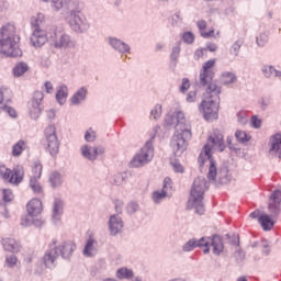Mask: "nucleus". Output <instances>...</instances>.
Segmentation results:
<instances>
[{"instance_id":"obj_1","label":"nucleus","mask_w":281,"mask_h":281,"mask_svg":"<svg viewBox=\"0 0 281 281\" xmlns=\"http://www.w3.org/2000/svg\"><path fill=\"white\" fill-rule=\"evenodd\" d=\"M214 67H216V59H209L203 64L200 70V85L207 87L204 94L205 99L200 104V111L203 113V117L206 122L218 120V109L221 104V87L212 82L214 76H216Z\"/></svg>"},{"instance_id":"obj_2","label":"nucleus","mask_w":281,"mask_h":281,"mask_svg":"<svg viewBox=\"0 0 281 281\" xmlns=\"http://www.w3.org/2000/svg\"><path fill=\"white\" fill-rule=\"evenodd\" d=\"M212 148L220 150V153L225 150V140L223 134L218 130H214L213 134L209 137L207 143L204 146V154H200L198 161L200 166H204L205 160L210 162L209 172L206 175L209 181H216V177H218L220 183H227V181H229V178H227V168H222L218 172L216 169V161L212 158Z\"/></svg>"},{"instance_id":"obj_3","label":"nucleus","mask_w":281,"mask_h":281,"mask_svg":"<svg viewBox=\"0 0 281 281\" xmlns=\"http://www.w3.org/2000/svg\"><path fill=\"white\" fill-rule=\"evenodd\" d=\"M188 139H192V127L186 124V114L177 112L176 133L170 144L176 157L188 150Z\"/></svg>"},{"instance_id":"obj_4","label":"nucleus","mask_w":281,"mask_h":281,"mask_svg":"<svg viewBox=\"0 0 281 281\" xmlns=\"http://www.w3.org/2000/svg\"><path fill=\"white\" fill-rule=\"evenodd\" d=\"M19 35H16V26L14 24H5L0 30V52L4 56L16 58L23 56V52L19 48Z\"/></svg>"},{"instance_id":"obj_5","label":"nucleus","mask_w":281,"mask_h":281,"mask_svg":"<svg viewBox=\"0 0 281 281\" xmlns=\"http://www.w3.org/2000/svg\"><path fill=\"white\" fill-rule=\"evenodd\" d=\"M210 188V182L205 180L204 177H198L193 181V186L191 188L189 205L195 209L196 214H205V205L203 204V194H205V190Z\"/></svg>"},{"instance_id":"obj_6","label":"nucleus","mask_w":281,"mask_h":281,"mask_svg":"<svg viewBox=\"0 0 281 281\" xmlns=\"http://www.w3.org/2000/svg\"><path fill=\"white\" fill-rule=\"evenodd\" d=\"M44 23L45 14L43 13H37L35 16L31 18L33 33L30 41L33 47H43V45H45L47 42V32L42 29Z\"/></svg>"},{"instance_id":"obj_7","label":"nucleus","mask_w":281,"mask_h":281,"mask_svg":"<svg viewBox=\"0 0 281 281\" xmlns=\"http://www.w3.org/2000/svg\"><path fill=\"white\" fill-rule=\"evenodd\" d=\"M43 146L52 157H56L60 153V140H58V134H56V126L48 125L44 130Z\"/></svg>"},{"instance_id":"obj_8","label":"nucleus","mask_w":281,"mask_h":281,"mask_svg":"<svg viewBox=\"0 0 281 281\" xmlns=\"http://www.w3.org/2000/svg\"><path fill=\"white\" fill-rule=\"evenodd\" d=\"M155 157V148L153 147V140H147L140 148V151L136 154L130 162L131 168H142L149 161H153Z\"/></svg>"},{"instance_id":"obj_9","label":"nucleus","mask_w":281,"mask_h":281,"mask_svg":"<svg viewBox=\"0 0 281 281\" xmlns=\"http://www.w3.org/2000/svg\"><path fill=\"white\" fill-rule=\"evenodd\" d=\"M0 177L13 186H19V183L23 182L25 170L23 166H16L13 170H10L5 166H0Z\"/></svg>"},{"instance_id":"obj_10","label":"nucleus","mask_w":281,"mask_h":281,"mask_svg":"<svg viewBox=\"0 0 281 281\" xmlns=\"http://www.w3.org/2000/svg\"><path fill=\"white\" fill-rule=\"evenodd\" d=\"M68 23L71 30L78 34H82V32H87V30H89L87 16H85V14L80 11H70Z\"/></svg>"},{"instance_id":"obj_11","label":"nucleus","mask_w":281,"mask_h":281,"mask_svg":"<svg viewBox=\"0 0 281 281\" xmlns=\"http://www.w3.org/2000/svg\"><path fill=\"white\" fill-rule=\"evenodd\" d=\"M43 98H45L43 91H35L33 93L29 102V115L32 120H38V117H41V113H43V108L41 106V104H43Z\"/></svg>"},{"instance_id":"obj_12","label":"nucleus","mask_w":281,"mask_h":281,"mask_svg":"<svg viewBox=\"0 0 281 281\" xmlns=\"http://www.w3.org/2000/svg\"><path fill=\"white\" fill-rule=\"evenodd\" d=\"M268 212L273 218L281 214V190H274L268 198Z\"/></svg>"},{"instance_id":"obj_13","label":"nucleus","mask_w":281,"mask_h":281,"mask_svg":"<svg viewBox=\"0 0 281 281\" xmlns=\"http://www.w3.org/2000/svg\"><path fill=\"white\" fill-rule=\"evenodd\" d=\"M196 247L203 249L204 254H210V237H202L199 240L196 238L190 239L183 245V251H192Z\"/></svg>"},{"instance_id":"obj_14","label":"nucleus","mask_w":281,"mask_h":281,"mask_svg":"<svg viewBox=\"0 0 281 281\" xmlns=\"http://www.w3.org/2000/svg\"><path fill=\"white\" fill-rule=\"evenodd\" d=\"M57 243L56 239H53L49 249L45 252L43 258L45 267H54V262L58 260L60 255L58 254V247H56Z\"/></svg>"},{"instance_id":"obj_15","label":"nucleus","mask_w":281,"mask_h":281,"mask_svg":"<svg viewBox=\"0 0 281 281\" xmlns=\"http://www.w3.org/2000/svg\"><path fill=\"white\" fill-rule=\"evenodd\" d=\"M82 157L89 159V161H95L100 155H104V147H91L89 145H83L81 147Z\"/></svg>"},{"instance_id":"obj_16","label":"nucleus","mask_w":281,"mask_h":281,"mask_svg":"<svg viewBox=\"0 0 281 281\" xmlns=\"http://www.w3.org/2000/svg\"><path fill=\"white\" fill-rule=\"evenodd\" d=\"M269 154L271 157H278V159H281V133H277L271 136Z\"/></svg>"},{"instance_id":"obj_17","label":"nucleus","mask_w":281,"mask_h":281,"mask_svg":"<svg viewBox=\"0 0 281 281\" xmlns=\"http://www.w3.org/2000/svg\"><path fill=\"white\" fill-rule=\"evenodd\" d=\"M57 251H59L61 258L65 260H69L74 252L76 251V243L69 240V241H64L59 246H57Z\"/></svg>"},{"instance_id":"obj_18","label":"nucleus","mask_w":281,"mask_h":281,"mask_svg":"<svg viewBox=\"0 0 281 281\" xmlns=\"http://www.w3.org/2000/svg\"><path fill=\"white\" fill-rule=\"evenodd\" d=\"M26 211L29 216H38L43 213V202L40 199H32L26 204Z\"/></svg>"},{"instance_id":"obj_19","label":"nucleus","mask_w":281,"mask_h":281,"mask_svg":"<svg viewBox=\"0 0 281 281\" xmlns=\"http://www.w3.org/2000/svg\"><path fill=\"white\" fill-rule=\"evenodd\" d=\"M124 227V223L122 222V217L117 215H112L109 221V229L111 236H117L122 228Z\"/></svg>"},{"instance_id":"obj_20","label":"nucleus","mask_w":281,"mask_h":281,"mask_svg":"<svg viewBox=\"0 0 281 281\" xmlns=\"http://www.w3.org/2000/svg\"><path fill=\"white\" fill-rule=\"evenodd\" d=\"M278 217H273V215L262 213L259 217V224L261 225L263 232H271L273 229V225H276V221Z\"/></svg>"},{"instance_id":"obj_21","label":"nucleus","mask_w":281,"mask_h":281,"mask_svg":"<svg viewBox=\"0 0 281 281\" xmlns=\"http://www.w3.org/2000/svg\"><path fill=\"white\" fill-rule=\"evenodd\" d=\"M2 246L5 251L11 254H19L21 251V243L14 238H2Z\"/></svg>"},{"instance_id":"obj_22","label":"nucleus","mask_w":281,"mask_h":281,"mask_svg":"<svg viewBox=\"0 0 281 281\" xmlns=\"http://www.w3.org/2000/svg\"><path fill=\"white\" fill-rule=\"evenodd\" d=\"M8 104H12V90L8 87L0 88V109H7Z\"/></svg>"},{"instance_id":"obj_23","label":"nucleus","mask_w":281,"mask_h":281,"mask_svg":"<svg viewBox=\"0 0 281 281\" xmlns=\"http://www.w3.org/2000/svg\"><path fill=\"white\" fill-rule=\"evenodd\" d=\"M76 42L67 34H61L59 40L55 42V47L67 49V47H74Z\"/></svg>"},{"instance_id":"obj_24","label":"nucleus","mask_w":281,"mask_h":281,"mask_svg":"<svg viewBox=\"0 0 281 281\" xmlns=\"http://www.w3.org/2000/svg\"><path fill=\"white\" fill-rule=\"evenodd\" d=\"M94 245L95 239H93V237H89L83 249V256H86L87 258H93V256L98 254V249H95Z\"/></svg>"},{"instance_id":"obj_25","label":"nucleus","mask_w":281,"mask_h":281,"mask_svg":"<svg viewBox=\"0 0 281 281\" xmlns=\"http://www.w3.org/2000/svg\"><path fill=\"white\" fill-rule=\"evenodd\" d=\"M210 245L212 246L213 254H215V256H221V254H223V239L218 235H215L210 239Z\"/></svg>"},{"instance_id":"obj_26","label":"nucleus","mask_w":281,"mask_h":281,"mask_svg":"<svg viewBox=\"0 0 281 281\" xmlns=\"http://www.w3.org/2000/svg\"><path fill=\"white\" fill-rule=\"evenodd\" d=\"M110 45L114 49H116V52H121V54H125V52H131V46L117 38H110Z\"/></svg>"},{"instance_id":"obj_27","label":"nucleus","mask_w":281,"mask_h":281,"mask_svg":"<svg viewBox=\"0 0 281 281\" xmlns=\"http://www.w3.org/2000/svg\"><path fill=\"white\" fill-rule=\"evenodd\" d=\"M27 71H30V66H27V63L25 61L18 63L12 69L14 78H21V76L27 74Z\"/></svg>"},{"instance_id":"obj_28","label":"nucleus","mask_w":281,"mask_h":281,"mask_svg":"<svg viewBox=\"0 0 281 281\" xmlns=\"http://www.w3.org/2000/svg\"><path fill=\"white\" fill-rule=\"evenodd\" d=\"M63 205L64 203L61 202L60 199H55L54 204H53V222L57 223L60 221V215L63 214Z\"/></svg>"},{"instance_id":"obj_29","label":"nucleus","mask_w":281,"mask_h":281,"mask_svg":"<svg viewBox=\"0 0 281 281\" xmlns=\"http://www.w3.org/2000/svg\"><path fill=\"white\" fill-rule=\"evenodd\" d=\"M87 99V88H80L70 99L71 104H80Z\"/></svg>"},{"instance_id":"obj_30","label":"nucleus","mask_w":281,"mask_h":281,"mask_svg":"<svg viewBox=\"0 0 281 281\" xmlns=\"http://www.w3.org/2000/svg\"><path fill=\"white\" fill-rule=\"evenodd\" d=\"M41 178H30L29 188L34 194H43V186L38 181Z\"/></svg>"},{"instance_id":"obj_31","label":"nucleus","mask_w":281,"mask_h":281,"mask_svg":"<svg viewBox=\"0 0 281 281\" xmlns=\"http://www.w3.org/2000/svg\"><path fill=\"white\" fill-rule=\"evenodd\" d=\"M67 95H69L67 87L60 86L56 93L58 104H65L67 102Z\"/></svg>"},{"instance_id":"obj_32","label":"nucleus","mask_w":281,"mask_h":281,"mask_svg":"<svg viewBox=\"0 0 281 281\" xmlns=\"http://www.w3.org/2000/svg\"><path fill=\"white\" fill-rule=\"evenodd\" d=\"M262 71L266 78H281V71L276 70L273 66H265Z\"/></svg>"},{"instance_id":"obj_33","label":"nucleus","mask_w":281,"mask_h":281,"mask_svg":"<svg viewBox=\"0 0 281 281\" xmlns=\"http://www.w3.org/2000/svg\"><path fill=\"white\" fill-rule=\"evenodd\" d=\"M23 150H25V140L20 139L18 143H15L12 146V156L21 157V155L23 154Z\"/></svg>"},{"instance_id":"obj_34","label":"nucleus","mask_w":281,"mask_h":281,"mask_svg":"<svg viewBox=\"0 0 281 281\" xmlns=\"http://www.w3.org/2000/svg\"><path fill=\"white\" fill-rule=\"evenodd\" d=\"M236 80H237L236 74L232 71H225L221 76V81L223 82V85H234Z\"/></svg>"},{"instance_id":"obj_35","label":"nucleus","mask_w":281,"mask_h":281,"mask_svg":"<svg viewBox=\"0 0 281 281\" xmlns=\"http://www.w3.org/2000/svg\"><path fill=\"white\" fill-rule=\"evenodd\" d=\"M43 175V165L40 161H35L32 166V175L30 179H41Z\"/></svg>"},{"instance_id":"obj_36","label":"nucleus","mask_w":281,"mask_h":281,"mask_svg":"<svg viewBox=\"0 0 281 281\" xmlns=\"http://www.w3.org/2000/svg\"><path fill=\"white\" fill-rule=\"evenodd\" d=\"M198 29L201 32V36H203V38H210V36H214V31H210V32H203L204 30L207 29V22H205V20H200L198 23Z\"/></svg>"},{"instance_id":"obj_37","label":"nucleus","mask_w":281,"mask_h":281,"mask_svg":"<svg viewBox=\"0 0 281 281\" xmlns=\"http://www.w3.org/2000/svg\"><path fill=\"white\" fill-rule=\"evenodd\" d=\"M116 278H119V280H131V278H133V270L121 268L116 271Z\"/></svg>"},{"instance_id":"obj_38","label":"nucleus","mask_w":281,"mask_h":281,"mask_svg":"<svg viewBox=\"0 0 281 281\" xmlns=\"http://www.w3.org/2000/svg\"><path fill=\"white\" fill-rule=\"evenodd\" d=\"M235 137H236V140L239 143V144H247V142H249V139H251V136H249L247 134V132L245 131H240V130H237L235 132Z\"/></svg>"},{"instance_id":"obj_39","label":"nucleus","mask_w":281,"mask_h":281,"mask_svg":"<svg viewBox=\"0 0 281 281\" xmlns=\"http://www.w3.org/2000/svg\"><path fill=\"white\" fill-rule=\"evenodd\" d=\"M49 183L53 188H58L63 184V177L58 172H53L49 177Z\"/></svg>"},{"instance_id":"obj_40","label":"nucleus","mask_w":281,"mask_h":281,"mask_svg":"<svg viewBox=\"0 0 281 281\" xmlns=\"http://www.w3.org/2000/svg\"><path fill=\"white\" fill-rule=\"evenodd\" d=\"M166 196L170 195H168V193L162 189L161 191H156L153 193V201H155L156 203H160L162 199H166Z\"/></svg>"},{"instance_id":"obj_41","label":"nucleus","mask_w":281,"mask_h":281,"mask_svg":"<svg viewBox=\"0 0 281 281\" xmlns=\"http://www.w3.org/2000/svg\"><path fill=\"white\" fill-rule=\"evenodd\" d=\"M162 191H165L169 196L172 194V179L169 177L164 179Z\"/></svg>"},{"instance_id":"obj_42","label":"nucleus","mask_w":281,"mask_h":281,"mask_svg":"<svg viewBox=\"0 0 281 281\" xmlns=\"http://www.w3.org/2000/svg\"><path fill=\"white\" fill-rule=\"evenodd\" d=\"M16 262H19V259L16 258L15 255L7 256V258H5L7 267L12 269V268L16 267Z\"/></svg>"},{"instance_id":"obj_43","label":"nucleus","mask_w":281,"mask_h":281,"mask_svg":"<svg viewBox=\"0 0 281 281\" xmlns=\"http://www.w3.org/2000/svg\"><path fill=\"white\" fill-rule=\"evenodd\" d=\"M207 57V49L206 48H199L194 52L193 58L194 60H201V58Z\"/></svg>"},{"instance_id":"obj_44","label":"nucleus","mask_w":281,"mask_h":281,"mask_svg":"<svg viewBox=\"0 0 281 281\" xmlns=\"http://www.w3.org/2000/svg\"><path fill=\"white\" fill-rule=\"evenodd\" d=\"M269 41V36L267 35V33H262L257 37V45L259 47H265V45H267Z\"/></svg>"},{"instance_id":"obj_45","label":"nucleus","mask_w":281,"mask_h":281,"mask_svg":"<svg viewBox=\"0 0 281 281\" xmlns=\"http://www.w3.org/2000/svg\"><path fill=\"white\" fill-rule=\"evenodd\" d=\"M150 115L154 120H159V117H161V104H156L151 110Z\"/></svg>"},{"instance_id":"obj_46","label":"nucleus","mask_w":281,"mask_h":281,"mask_svg":"<svg viewBox=\"0 0 281 281\" xmlns=\"http://www.w3.org/2000/svg\"><path fill=\"white\" fill-rule=\"evenodd\" d=\"M2 194H3V201H5V203H10V201L14 199V193H12V190L10 189H4L2 191Z\"/></svg>"},{"instance_id":"obj_47","label":"nucleus","mask_w":281,"mask_h":281,"mask_svg":"<svg viewBox=\"0 0 281 281\" xmlns=\"http://www.w3.org/2000/svg\"><path fill=\"white\" fill-rule=\"evenodd\" d=\"M170 165L172 166L173 170L176 172H180V173H183L184 172V169L183 167L181 166V162H179V160L177 159H173L171 160Z\"/></svg>"},{"instance_id":"obj_48","label":"nucleus","mask_w":281,"mask_h":281,"mask_svg":"<svg viewBox=\"0 0 281 281\" xmlns=\"http://www.w3.org/2000/svg\"><path fill=\"white\" fill-rule=\"evenodd\" d=\"M260 249H262V254H265L266 256H269L271 250H270V244L267 239H261Z\"/></svg>"},{"instance_id":"obj_49","label":"nucleus","mask_w":281,"mask_h":281,"mask_svg":"<svg viewBox=\"0 0 281 281\" xmlns=\"http://www.w3.org/2000/svg\"><path fill=\"white\" fill-rule=\"evenodd\" d=\"M0 111H5V113H8V115L10 117H18V113H16V110L12 106H10V104H7V108L4 109H0Z\"/></svg>"},{"instance_id":"obj_50","label":"nucleus","mask_w":281,"mask_h":281,"mask_svg":"<svg viewBox=\"0 0 281 281\" xmlns=\"http://www.w3.org/2000/svg\"><path fill=\"white\" fill-rule=\"evenodd\" d=\"M182 40L184 43H188V45H192V43H194V34H192V32H187L182 35Z\"/></svg>"},{"instance_id":"obj_51","label":"nucleus","mask_w":281,"mask_h":281,"mask_svg":"<svg viewBox=\"0 0 281 281\" xmlns=\"http://www.w3.org/2000/svg\"><path fill=\"white\" fill-rule=\"evenodd\" d=\"M86 142H95V132L89 128L85 135Z\"/></svg>"},{"instance_id":"obj_52","label":"nucleus","mask_w":281,"mask_h":281,"mask_svg":"<svg viewBox=\"0 0 281 281\" xmlns=\"http://www.w3.org/2000/svg\"><path fill=\"white\" fill-rule=\"evenodd\" d=\"M50 5L55 12L63 10V0H52Z\"/></svg>"},{"instance_id":"obj_53","label":"nucleus","mask_w":281,"mask_h":281,"mask_svg":"<svg viewBox=\"0 0 281 281\" xmlns=\"http://www.w3.org/2000/svg\"><path fill=\"white\" fill-rule=\"evenodd\" d=\"M138 210H139V204H137V202H131L127 205L128 214H135V212H137Z\"/></svg>"},{"instance_id":"obj_54","label":"nucleus","mask_w":281,"mask_h":281,"mask_svg":"<svg viewBox=\"0 0 281 281\" xmlns=\"http://www.w3.org/2000/svg\"><path fill=\"white\" fill-rule=\"evenodd\" d=\"M240 52V42H235L233 46L231 47V54L233 56H238V53Z\"/></svg>"},{"instance_id":"obj_55","label":"nucleus","mask_w":281,"mask_h":281,"mask_svg":"<svg viewBox=\"0 0 281 281\" xmlns=\"http://www.w3.org/2000/svg\"><path fill=\"white\" fill-rule=\"evenodd\" d=\"M188 89H190V79L183 78L181 87H180V91H181V93H186V91H188Z\"/></svg>"},{"instance_id":"obj_56","label":"nucleus","mask_w":281,"mask_h":281,"mask_svg":"<svg viewBox=\"0 0 281 281\" xmlns=\"http://www.w3.org/2000/svg\"><path fill=\"white\" fill-rule=\"evenodd\" d=\"M251 125L254 128H260V126H262V121L260 119H258V116H252Z\"/></svg>"},{"instance_id":"obj_57","label":"nucleus","mask_w":281,"mask_h":281,"mask_svg":"<svg viewBox=\"0 0 281 281\" xmlns=\"http://www.w3.org/2000/svg\"><path fill=\"white\" fill-rule=\"evenodd\" d=\"M181 48L179 46L173 47L171 52V60H177V58H179Z\"/></svg>"},{"instance_id":"obj_58","label":"nucleus","mask_w":281,"mask_h":281,"mask_svg":"<svg viewBox=\"0 0 281 281\" xmlns=\"http://www.w3.org/2000/svg\"><path fill=\"white\" fill-rule=\"evenodd\" d=\"M196 101V91H190L187 94V102H195Z\"/></svg>"},{"instance_id":"obj_59","label":"nucleus","mask_w":281,"mask_h":281,"mask_svg":"<svg viewBox=\"0 0 281 281\" xmlns=\"http://www.w3.org/2000/svg\"><path fill=\"white\" fill-rule=\"evenodd\" d=\"M260 216H262V213L260 212V210H256L250 213V218H257L258 223H260Z\"/></svg>"},{"instance_id":"obj_60","label":"nucleus","mask_w":281,"mask_h":281,"mask_svg":"<svg viewBox=\"0 0 281 281\" xmlns=\"http://www.w3.org/2000/svg\"><path fill=\"white\" fill-rule=\"evenodd\" d=\"M44 87H45L46 93H52V91H54V86H53L52 82H49V81H46V82L44 83Z\"/></svg>"},{"instance_id":"obj_61","label":"nucleus","mask_w":281,"mask_h":281,"mask_svg":"<svg viewBox=\"0 0 281 281\" xmlns=\"http://www.w3.org/2000/svg\"><path fill=\"white\" fill-rule=\"evenodd\" d=\"M209 49V52H216V49H218V46L216 44H207L206 46V50Z\"/></svg>"},{"instance_id":"obj_62","label":"nucleus","mask_w":281,"mask_h":281,"mask_svg":"<svg viewBox=\"0 0 281 281\" xmlns=\"http://www.w3.org/2000/svg\"><path fill=\"white\" fill-rule=\"evenodd\" d=\"M114 203H115L116 212H122V205H123L122 201L116 200Z\"/></svg>"},{"instance_id":"obj_63","label":"nucleus","mask_w":281,"mask_h":281,"mask_svg":"<svg viewBox=\"0 0 281 281\" xmlns=\"http://www.w3.org/2000/svg\"><path fill=\"white\" fill-rule=\"evenodd\" d=\"M261 245H262V240L255 241V243L251 244V247H252V249H256V247H261Z\"/></svg>"},{"instance_id":"obj_64","label":"nucleus","mask_w":281,"mask_h":281,"mask_svg":"<svg viewBox=\"0 0 281 281\" xmlns=\"http://www.w3.org/2000/svg\"><path fill=\"white\" fill-rule=\"evenodd\" d=\"M237 281H247L246 277H240Z\"/></svg>"}]
</instances>
